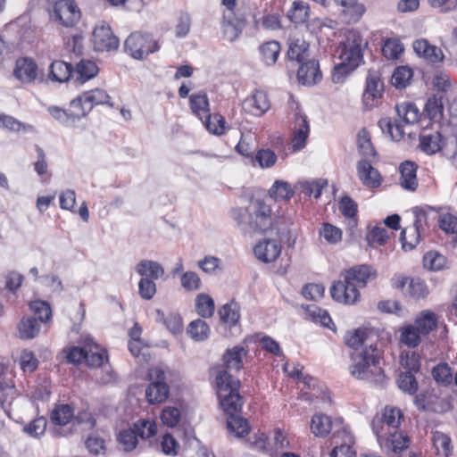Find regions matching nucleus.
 <instances>
[{
  "instance_id": "f257e3e1",
  "label": "nucleus",
  "mask_w": 457,
  "mask_h": 457,
  "mask_svg": "<svg viewBox=\"0 0 457 457\" xmlns=\"http://www.w3.org/2000/svg\"><path fill=\"white\" fill-rule=\"evenodd\" d=\"M368 42L364 40L356 30H349L345 39L337 48V55L339 62L334 67L332 81L343 83L345 78L353 71L363 61V50Z\"/></svg>"
},
{
  "instance_id": "f03ea898",
  "label": "nucleus",
  "mask_w": 457,
  "mask_h": 457,
  "mask_svg": "<svg viewBox=\"0 0 457 457\" xmlns=\"http://www.w3.org/2000/svg\"><path fill=\"white\" fill-rule=\"evenodd\" d=\"M380 351L370 344L369 348L352 353L351 374L358 379H368L382 383L385 379L383 370L378 366Z\"/></svg>"
},
{
  "instance_id": "7ed1b4c3",
  "label": "nucleus",
  "mask_w": 457,
  "mask_h": 457,
  "mask_svg": "<svg viewBox=\"0 0 457 457\" xmlns=\"http://www.w3.org/2000/svg\"><path fill=\"white\" fill-rule=\"evenodd\" d=\"M215 381L221 408L228 416L239 413L243 405V399L238 393L240 381L225 370L217 372Z\"/></svg>"
},
{
  "instance_id": "20e7f679",
  "label": "nucleus",
  "mask_w": 457,
  "mask_h": 457,
  "mask_svg": "<svg viewBox=\"0 0 457 457\" xmlns=\"http://www.w3.org/2000/svg\"><path fill=\"white\" fill-rule=\"evenodd\" d=\"M395 111L399 120L393 121L391 118H383L378 120V126L392 140L400 141L405 134L403 124L418 122L420 114L415 104L406 102L396 104Z\"/></svg>"
},
{
  "instance_id": "39448f33",
  "label": "nucleus",
  "mask_w": 457,
  "mask_h": 457,
  "mask_svg": "<svg viewBox=\"0 0 457 457\" xmlns=\"http://www.w3.org/2000/svg\"><path fill=\"white\" fill-rule=\"evenodd\" d=\"M66 358L69 362L73 364H79L85 361L87 366L97 368L107 359V355L105 350L95 343L91 337H86L84 339V345L82 347H71Z\"/></svg>"
},
{
  "instance_id": "423d86ee",
  "label": "nucleus",
  "mask_w": 457,
  "mask_h": 457,
  "mask_svg": "<svg viewBox=\"0 0 457 457\" xmlns=\"http://www.w3.org/2000/svg\"><path fill=\"white\" fill-rule=\"evenodd\" d=\"M109 95L103 89L96 88L87 91L71 102V115L74 118L86 116L95 105L109 104Z\"/></svg>"
},
{
  "instance_id": "0eeeda50",
  "label": "nucleus",
  "mask_w": 457,
  "mask_h": 457,
  "mask_svg": "<svg viewBox=\"0 0 457 457\" xmlns=\"http://www.w3.org/2000/svg\"><path fill=\"white\" fill-rule=\"evenodd\" d=\"M404 418L402 411L394 406H386L380 416L373 418L371 422L372 430L377 436H384L391 431L400 429Z\"/></svg>"
},
{
  "instance_id": "6e6552de",
  "label": "nucleus",
  "mask_w": 457,
  "mask_h": 457,
  "mask_svg": "<svg viewBox=\"0 0 457 457\" xmlns=\"http://www.w3.org/2000/svg\"><path fill=\"white\" fill-rule=\"evenodd\" d=\"M149 379L152 381L145 390L149 403L156 404L165 402L170 395V387L165 383V371L160 366L149 369Z\"/></svg>"
},
{
  "instance_id": "1a4fd4ad",
  "label": "nucleus",
  "mask_w": 457,
  "mask_h": 457,
  "mask_svg": "<svg viewBox=\"0 0 457 457\" xmlns=\"http://www.w3.org/2000/svg\"><path fill=\"white\" fill-rule=\"evenodd\" d=\"M125 50L133 58L142 60L149 54L159 49L157 41L150 35H144L138 32L132 33L125 41Z\"/></svg>"
},
{
  "instance_id": "9d476101",
  "label": "nucleus",
  "mask_w": 457,
  "mask_h": 457,
  "mask_svg": "<svg viewBox=\"0 0 457 457\" xmlns=\"http://www.w3.org/2000/svg\"><path fill=\"white\" fill-rule=\"evenodd\" d=\"M332 298L340 303L355 304L360 301L361 295L355 283L346 279V275L343 273L341 278L333 283L330 287Z\"/></svg>"
},
{
  "instance_id": "9b49d317",
  "label": "nucleus",
  "mask_w": 457,
  "mask_h": 457,
  "mask_svg": "<svg viewBox=\"0 0 457 457\" xmlns=\"http://www.w3.org/2000/svg\"><path fill=\"white\" fill-rule=\"evenodd\" d=\"M91 41L98 52L115 50L119 46V39L113 35L109 25L102 22L96 25L92 32Z\"/></svg>"
},
{
  "instance_id": "f8f14e48",
  "label": "nucleus",
  "mask_w": 457,
  "mask_h": 457,
  "mask_svg": "<svg viewBox=\"0 0 457 457\" xmlns=\"http://www.w3.org/2000/svg\"><path fill=\"white\" fill-rule=\"evenodd\" d=\"M53 16L64 27H73L80 19V11L73 0L55 3Z\"/></svg>"
},
{
  "instance_id": "ddd939ff",
  "label": "nucleus",
  "mask_w": 457,
  "mask_h": 457,
  "mask_svg": "<svg viewBox=\"0 0 457 457\" xmlns=\"http://www.w3.org/2000/svg\"><path fill=\"white\" fill-rule=\"evenodd\" d=\"M381 446L395 453H401L408 448L410 445L409 436L401 429L391 431L384 436H377Z\"/></svg>"
},
{
  "instance_id": "4468645a",
  "label": "nucleus",
  "mask_w": 457,
  "mask_h": 457,
  "mask_svg": "<svg viewBox=\"0 0 457 457\" xmlns=\"http://www.w3.org/2000/svg\"><path fill=\"white\" fill-rule=\"evenodd\" d=\"M322 74L316 60H308L301 63L297 71V79L303 86H313L320 82Z\"/></svg>"
},
{
  "instance_id": "2eb2a0df",
  "label": "nucleus",
  "mask_w": 457,
  "mask_h": 457,
  "mask_svg": "<svg viewBox=\"0 0 457 457\" xmlns=\"http://www.w3.org/2000/svg\"><path fill=\"white\" fill-rule=\"evenodd\" d=\"M253 253L259 261L264 263L273 262L281 253V245L274 239H265L254 246Z\"/></svg>"
},
{
  "instance_id": "dca6fc26",
  "label": "nucleus",
  "mask_w": 457,
  "mask_h": 457,
  "mask_svg": "<svg viewBox=\"0 0 457 457\" xmlns=\"http://www.w3.org/2000/svg\"><path fill=\"white\" fill-rule=\"evenodd\" d=\"M383 82L376 74H369L366 79V89L363 93V103L368 108L377 105L382 96Z\"/></svg>"
},
{
  "instance_id": "f3484780",
  "label": "nucleus",
  "mask_w": 457,
  "mask_h": 457,
  "mask_svg": "<svg viewBox=\"0 0 457 457\" xmlns=\"http://www.w3.org/2000/svg\"><path fill=\"white\" fill-rule=\"evenodd\" d=\"M250 219V227L254 231L266 232L271 228L270 209L262 202L256 203V209Z\"/></svg>"
},
{
  "instance_id": "a211bd4d",
  "label": "nucleus",
  "mask_w": 457,
  "mask_h": 457,
  "mask_svg": "<svg viewBox=\"0 0 457 457\" xmlns=\"http://www.w3.org/2000/svg\"><path fill=\"white\" fill-rule=\"evenodd\" d=\"M344 273L346 275V279L355 283L358 288L366 287L368 282L377 278L376 270L366 264L353 267Z\"/></svg>"
},
{
  "instance_id": "6ab92c4d",
  "label": "nucleus",
  "mask_w": 457,
  "mask_h": 457,
  "mask_svg": "<svg viewBox=\"0 0 457 457\" xmlns=\"http://www.w3.org/2000/svg\"><path fill=\"white\" fill-rule=\"evenodd\" d=\"M14 75L23 83H31L37 77V65L30 58H20L16 61Z\"/></svg>"
},
{
  "instance_id": "aec40b11",
  "label": "nucleus",
  "mask_w": 457,
  "mask_h": 457,
  "mask_svg": "<svg viewBox=\"0 0 457 457\" xmlns=\"http://www.w3.org/2000/svg\"><path fill=\"white\" fill-rule=\"evenodd\" d=\"M243 108L245 112L253 115H262L270 108L267 94L263 91L256 90L243 102Z\"/></svg>"
},
{
  "instance_id": "412c9836",
  "label": "nucleus",
  "mask_w": 457,
  "mask_h": 457,
  "mask_svg": "<svg viewBox=\"0 0 457 457\" xmlns=\"http://www.w3.org/2000/svg\"><path fill=\"white\" fill-rule=\"evenodd\" d=\"M415 53L425 58L431 63L440 62L444 60L443 51L433 45H430L427 39H418L413 43Z\"/></svg>"
},
{
  "instance_id": "4be33fe9",
  "label": "nucleus",
  "mask_w": 457,
  "mask_h": 457,
  "mask_svg": "<svg viewBox=\"0 0 457 457\" xmlns=\"http://www.w3.org/2000/svg\"><path fill=\"white\" fill-rule=\"evenodd\" d=\"M309 124L305 116L296 114L294 127V137L292 139V147L295 151L300 150L305 146L309 135Z\"/></svg>"
},
{
  "instance_id": "5701e85b",
  "label": "nucleus",
  "mask_w": 457,
  "mask_h": 457,
  "mask_svg": "<svg viewBox=\"0 0 457 457\" xmlns=\"http://www.w3.org/2000/svg\"><path fill=\"white\" fill-rule=\"evenodd\" d=\"M372 159L361 160L357 164L359 179L369 187H378L380 176L378 170L371 165Z\"/></svg>"
},
{
  "instance_id": "b1692460",
  "label": "nucleus",
  "mask_w": 457,
  "mask_h": 457,
  "mask_svg": "<svg viewBox=\"0 0 457 457\" xmlns=\"http://www.w3.org/2000/svg\"><path fill=\"white\" fill-rule=\"evenodd\" d=\"M332 428L333 420L331 417L323 413H316L312 417L310 429L314 436L326 437L330 434Z\"/></svg>"
},
{
  "instance_id": "393cba45",
  "label": "nucleus",
  "mask_w": 457,
  "mask_h": 457,
  "mask_svg": "<svg viewBox=\"0 0 457 457\" xmlns=\"http://www.w3.org/2000/svg\"><path fill=\"white\" fill-rule=\"evenodd\" d=\"M400 185L410 191H415L418 187L416 177L417 165L410 161L403 162L400 167Z\"/></svg>"
},
{
  "instance_id": "a878e982",
  "label": "nucleus",
  "mask_w": 457,
  "mask_h": 457,
  "mask_svg": "<svg viewBox=\"0 0 457 457\" xmlns=\"http://www.w3.org/2000/svg\"><path fill=\"white\" fill-rule=\"evenodd\" d=\"M309 46V44L303 38H290L287 54L288 59L299 63L308 61Z\"/></svg>"
},
{
  "instance_id": "bb28decb",
  "label": "nucleus",
  "mask_w": 457,
  "mask_h": 457,
  "mask_svg": "<svg viewBox=\"0 0 457 457\" xmlns=\"http://www.w3.org/2000/svg\"><path fill=\"white\" fill-rule=\"evenodd\" d=\"M73 71L71 63L63 61H54L50 65L49 79L56 82H66L70 79Z\"/></svg>"
},
{
  "instance_id": "cd10ccee",
  "label": "nucleus",
  "mask_w": 457,
  "mask_h": 457,
  "mask_svg": "<svg viewBox=\"0 0 457 457\" xmlns=\"http://www.w3.org/2000/svg\"><path fill=\"white\" fill-rule=\"evenodd\" d=\"M431 441L436 454L443 457H449L452 455V440L448 435L440 431H433Z\"/></svg>"
},
{
  "instance_id": "c85d7f7f",
  "label": "nucleus",
  "mask_w": 457,
  "mask_h": 457,
  "mask_svg": "<svg viewBox=\"0 0 457 457\" xmlns=\"http://www.w3.org/2000/svg\"><path fill=\"white\" fill-rule=\"evenodd\" d=\"M246 351L242 346H235L228 350L223 355V361L228 370L238 371L243 366V358Z\"/></svg>"
},
{
  "instance_id": "c756f323",
  "label": "nucleus",
  "mask_w": 457,
  "mask_h": 457,
  "mask_svg": "<svg viewBox=\"0 0 457 457\" xmlns=\"http://www.w3.org/2000/svg\"><path fill=\"white\" fill-rule=\"evenodd\" d=\"M345 341L349 347L354 349V352L369 348L370 345L372 344L367 331L361 328L348 333L345 337Z\"/></svg>"
},
{
  "instance_id": "7c9ffc66",
  "label": "nucleus",
  "mask_w": 457,
  "mask_h": 457,
  "mask_svg": "<svg viewBox=\"0 0 457 457\" xmlns=\"http://www.w3.org/2000/svg\"><path fill=\"white\" fill-rule=\"evenodd\" d=\"M357 146L362 160L372 159L376 157V151L371 143L370 136L366 129H362L357 135Z\"/></svg>"
},
{
  "instance_id": "2f4dec72",
  "label": "nucleus",
  "mask_w": 457,
  "mask_h": 457,
  "mask_svg": "<svg viewBox=\"0 0 457 457\" xmlns=\"http://www.w3.org/2000/svg\"><path fill=\"white\" fill-rule=\"evenodd\" d=\"M136 270L142 277H150L151 279H158L164 274V269L160 263L149 260L141 261Z\"/></svg>"
},
{
  "instance_id": "473e14b6",
  "label": "nucleus",
  "mask_w": 457,
  "mask_h": 457,
  "mask_svg": "<svg viewBox=\"0 0 457 457\" xmlns=\"http://www.w3.org/2000/svg\"><path fill=\"white\" fill-rule=\"evenodd\" d=\"M227 428L229 433L237 437H243L248 435L250 431V426L247 420L239 416L238 413L228 417Z\"/></svg>"
},
{
  "instance_id": "72a5a7b5",
  "label": "nucleus",
  "mask_w": 457,
  "mask_h": 457,
  "mask_svg": "<svg viewBox=\"0 0 457 457\" xmlns=\"http://www.w3.org/2000/svg\"><path fill=\"white\" fill-rule=\"evenodd\" d=\"M437 319L430 311H423L416 318L414 326L423 336L428 335L436 328Z\"/></svg>"
},
{
  "instance_id": "f704fd0d",
  "label": "nucleus",
  "mask_w": 457,
  "mask_h": 457,
  "mask_svg": "<svg viewBox=\"0 0 457 457\" xmlns=\"http://www.w3.org/2000/svg\"><path fill=\"white\" fill-rule=\"evenodd\" d=\"M77 80L84 83L96 77L99 72L96 63L90 60H81L76 66Z\"/></svg>"
},
{
  "instance_id": "c9c22d12",
  "label": "nucleus",
  "mask_w": 457,
  "mask_h": 457,
  "mask_svg": "<svg viewBox=\"0 0 457 457\" xmlns=\"http://www.w3.org/2000/svg\"><path fill=\"white\" fill-rule=\"evenodd\" d=\"M155 312L156 321L163 323L171 333L177 334L182 331V320L178 313H169L165 316L164 312L159 309Z\"/></svg>"
},
{
  "instance_id": "e433bc0d",
  "label": "nucleus",
  "mask_w": 457,
  "mask_h": 457,
  "mask_svg": "<svg viewBox=\"0 0 457 457\" xmlns=\"http://www.w3.org/2000/svg\"><path fill=\"white\" fill-rule=\"evenodd\" d=\"M20 337L31 339L37 337L40 331V325L34 317L23 318L18 327Z\"/></svg>"
},
{
  "instance_id": "4c0bfd02",
  "label": "nucleus",
  "mask_w": 457,
  "mask_h": 457,
  "mask_svg": "<svg viewBox=\"0 0 457 457\" xmlns=\"http://www.w3.org/2000/svg\"><path fill=\"white\" fill-rule=\"evenodd\" d=\"M434 210L431 206L414 207L412 209L414 221L411 227L425 236L429 228L428 221V212Z\"/></svg>"
},
{
  "instance_id": "58836bf2",
  "label": "nucleus",
  "mask_w": 457,
  "mask_h": 457,
  "mask_svg": "<svg viewBox=\"0 0 457 457\" xmlns=\"http://www.w3.org/2000/svg\"><path fill=\"white\" fill-rule=\"evenodd\" d=\"M74 412L69 404L57 405L50 414L51 421L57 426H65L73 418Z\"/></svg>"
},
{
  "instance_id": "ea45409f",
  "label": "nucleus",
  "mask_w": 457,
  "mask_h": 457,
  "mask_svg": "<svg viewBox=\"0 0 457 457\" xmlns=\"http://www.w3.org/2000/svg\"><path fill=\"white\" fill-rule=\"evenodd\" d=\"M219 315L222 322L229 325L237 324L240 318L238 303L235 301H230L224 304L219 310Z\"/></svg>"
},
{
  "instance_id": "a19ab883",
  "label": "nucleus",
  "mask_w": 457,
  "mask_h": 457,
  "mask_svg": "<svg viewBox=\"0 0 457 457\" xmlns=\"http://www.w3.org/2000/svg\"><path fill=\"white\" fill-rule=\"evenodd\" d=\"M425 236L414 228L410 227L404 228L401 232L402 246L405 251L414 249Z\"/></svg>"
},
{
  "instance_id": "79ce46f5",
  "label": "nucleus",
  "mask_w": 457,
  "mask_h": 457,
  "mask_svg": "<svg viewBox=\"0 0 457 457\" xmlns=\"http://www.w3.org/2000/svg\"><path fill=\"white\" fill-rule=\"evenodd\" d=\"M18 392L13 381L0 382V405L6 410L17 397Z\"/></svg>"
},
{
  "instance_id": "37998d69",
  "label": "nucleus",
  "mask_w": 457,
  "mask_h": 457,
  "mask_svg": "<svg viewBox=\"0 0 457 457\" xmlns=\"http://www.w3.org/2000/svg\"><path fill=\"white\" fill-rule=\"evenodd\" d=\"M442 136L439 132L424 135L420 138V148L428 154H433L441 149Z\"/></svg>"
},
{
  "instance_id": "c03bdc74",
  "label": "nucleus",
  "mask_w": 457,
  "mask_h": 457,
  "mask_svg": "<svg viewBox=\"0 0 457 457\" xmlns=\"http://www.w3.org/2000/svg\"><path fill=\"white\" fill-rule=\"evenodd\" d=\"M260 52L265 63L272 65L276 62L279 55L280 45L274 40L268 41L260 46Z\"/></svg>"
},
{
  "instance_id": "a18cd8bd",
  "label": "nucleus",
  "mask_w": 457,
  "mask_h": 457,
  "mask_svg": "<svg viewBox=\"0 0 457 457\" xmlns=\"http://www.w3.org/2000/svg\"><path fill=\"white\" fill-rule=\"evenodd\" d=\"M191 109L201 120L209 114V102L205 94H195L190 96Z\"/></svg>"
},
{
  "instance_id": "49530a36",
  "label": "nucleus",
  "mask_w": 457,
  "mask_h": 457,
  "mask_svg": "<svg viewBox=\"0 0 457 457\" xmlns=\"http://www.w3.org/2000/svg\"><path fill=\"white\" fill-rule=\"evenodd\" d=\"M423 336L414 325H407L401 328V342L408 347L414 348L420 343V337Z\"/></svg>"
},
{
  "instance_id": "de8ad7c7",
  "label": "nucleus",
  "mask_w": 457,
  "mask_h": 457,
  "mask_svg": "<svg viewBox=\"0 0 457 457\" xmlns=\"http://www.w3.org/2000/svg\"><path fill=\"white\" fill-rule=\"evenodd\" d=\"M195 309L203 318H210L214 312V302L210 295L200 294L195 300Z\"/></svg>"
},
{
  "instance_id": "09e8293b",
  "label": "nucleus",
  "mask_w": 457,
  "mask_h": 457,
  "mask_svg": "<svg viewBox=\"0 0 457 457\" xmlns=\"http://www.w3.org/2000/svg\"><path fill=\"white\" fill-rule=\"evenodd\" d=\"M269 194L270 197L280 201L291 198L294 195V190L287 182L277 180L269 190Z\"/></svg>"
},
{
  "instance_id": "8fccbe9b",
  "label": "nucleus",
  "mask_w": 457,
  "mask_h": 457,
  "mask_svg": "<svg viewBox=\"0 0 457 457\" xmlns=\"http://www.w3.org/2000/svg\"><path fill=\"white\" fill-rule=\"evenodd\" d=\"M425 112L430 120L439 121L443 118L444 113L442 97H430L425 105Z\"/></svg>"
},
{
  "instance_id": "3c124183",
  "label": "nucleus",
  "mask_w": 457,
  "mask_h": 457,
  "mask_svg": "<svg viewBox=\"0 0 457 457\" xmlns=\"http://www.w3.org/2000/svg\"><path fill=\"white\" fill-rule=\"evenodd\" d=\"M289 442L284 433L280 429H276L272 442L269 443L268 453L271 457H278L279 452L287 448Z\"/></svg>"
},
{
  "instance_id": "603ef678",
  "label": "nucleus",
  "mask_w": 457,
  "mask_h": 457,
  "mask_svg": "<svg viewBox=\"0 0 457 457\" xmlns=\"http://www.w3.org/2000/svg\"><path fill=\"white\" fill-rule=\"evenodd\" d=\"M287 16L294 23H303L309 17V6L303 2L295 1L288 11Z\"/></svg>"
},
{
  "instance_id": "864d4df0",
  "label": "nucleus",
  "mask_w": 457,
  "mask_h": 457,
  "mask_svg": "<svg viewBox=\"0 0 457 457\" xmlns=\"http://www.w3.org/2000/svg\"><path fill=\"white\" fill-rule=\"evenodd\" d=\"M136 436L141 438H149L157 433V425L155 421L150 420H140L134 424L132 428Z\"/></svg>"
},
{
  "instance_id": "5fc2aeb1",
  "label": "nucleus",
  "mask_w": 457,
  "mask_h": 457,
  "mask_svg": "<svg viewBox=\"0 0 457 457\" xmlns=\"http://www.w3.org/2000/svg\"><path fill=\"white\" fill-rule=\"evenodd\" d=\"M412 75V71L409 67H398L392 76V84L397 88H403L409 85Z\"/></svg>"
},
{
  "instance_id": "6e6d98bb",
  "label": "nucleus",
  "mask_w": 457,
  "mask_h": 457,
  "mask_svg": "<svg viewBox=\"0 0 457 457\" xmlns=\"http://www.w3.org/2000/svg\"><path fill=\"white\" fill-rule=\"evenodd\" d=\"M403 52V46L399 39L389 38L385 41L382 46L383 55L389 60L397 59Z\"/></svg>"
},
{
  "instance_id": "4d7b16f0",
  "label": "nucleus",
  "mask_w": 457,
  "mask_h": 457,
  "mask_svg": "<svg viewBox=\"0 0 457 457\" xmlns=\"http://www.w3.org/2000/svg\"><path fill=\"white\" fill-rule=\"evenodd\" d=\"M187 333L193 339L196 341H202L207 338L209 327L205 321L202 320H196L189 324Z\"/></svg>"
},
{
  "instance_id": "13d9d810",
  "label": "nucleus",
  "mask_w": 457,
  "mask_h": 457,
  "mask_svg": "<svg viewBox=\"0 0 457 457\" xmlns=\"http://www.w3.org/2000/svg\"><path fill=\"white\" fill-rule=\"evenodd\" d=\"M29 306L37 321L46 322L50 320L52 316V310L46 302L40 300L34 301Z\"/></svg>"
},
{
  "instance_id": "bf43d9fd",
  "label": "nucleus",
  "mask_w": 457,
  "mask_h": 457,
  "mask_svg": "<svg viewBox=\"0 0 457 457\" xmlns=\"http://www.w3.org/2000/svg\"><path fill=\"white\" fill-rule=\"evenodd\" d=\"M423 264L430 270H439L445 266L446 259L437 252H429L424 255Z\"/></svg>"
},
{
  "instance_id": "052dcab7",
  "label": "nucleus",
  "mask_w": 457,
  "mask_h": 457,
  "mask_svg": "<svg viewBox=\"0 0 457 457\" xmlns=\"http://www.w3.org/2000/svg\"><path fill=\"white\" fill-rule=\"evenodd\" d=\"M118 441L125 452H130L136 448L137 445V437L132 428L124 429L118 435Z\"/></svg>"
},
{
  "instance_id": "680f3d73",
  "label": "nucleus",
  "mask_w": 457,
  "mask_h": 457,
  "mask_svg": "<svg viewBox=\"0 0 457 457\" xmlns=\"http://www.w3.org/2000/svg\"><path fill=\"white\" fill-rule=\"evenodd\" d=\"M160 418L163 425L170 428H174L180 421L181 412L180 410L177 407L167 406L162 410Z\"/></svg>"
},
{
  "instance_id": "e2e57ef3",
  "label": "nucleus",
  "mask_w": 457,
  "mask_h": 457,
  "mask_svg": "<svg viewBox=\"0 0 457 457\" xmlns=\"http://www.w3.org/2000/svg\"><path fill=\"white\" fill-rule=\"evenodd\" d=\"M366 11L365 6L357 1L353 4H350L345 8L342 14L348 23H355L362 17Z\"/></svg>"
},
{
  "instance_id": "0e129e2a",
  "label": "nucleus",
  "mask_w": 457,
  "mask_h": 457,
  "mask_svg": "<svg viewBox=\"0 0 457 457\" xmlns=\"http://www.w3.org/2000/svg\"><path fill=\"white\" fill-rule=\"evenodd\" d=\"M320 235L323 237L328 243L334 245L341 240L342 230L330 223H324L320 230Z\"/></svg>"
},
{
  "instance_id": "69168bd1",
  "label": "nucleus",
  "mask_w": 457,
  "mask_h": 457,
  "mask_svg": "<svg viewBox=\"0 0 457 457\" xmlns=\"http://www.w3.org/2000/svg\"><path fill=\"white\" fill-rule=\"evenodd\" d=\"M205 127L210 132L215 135H221L224 133L225 120L222 116L219 114H208L207 116H205Z\"/></svg>"
},
{
  "instance_id": "338daca9",
  "label": "nucleus",
  "mask_w": 457,
  "mask_h": 457,
  "mask_svg": "<svg viewBox=\"0 0 457 457\" xmlns=\"http://www.w3.org/2000/svg\"><path fill=\"white\" fill-rule=\"evenodd\" d=\"M397 382L400 389L410 395H413L418 389V383L411 372H404L400 374Z\"/></svg>"
},
{
  "instance_id": "774afa93",
  "label": "nucleus",
  "mask_w": 457,
  "mask_h": 457,
  "mask_svg": "<svg viewBox=\"0 0 457 457\" xmlns=\"http://www.w3.org/2000/svg\"><path fill=\"white\" fill-rule=\"evenodd\" d=\"M432 375L436 382L445 385L450 384L453 379L451 368L446 363L436 365L432 370Z\"/></svg>"
}]
</instances>
